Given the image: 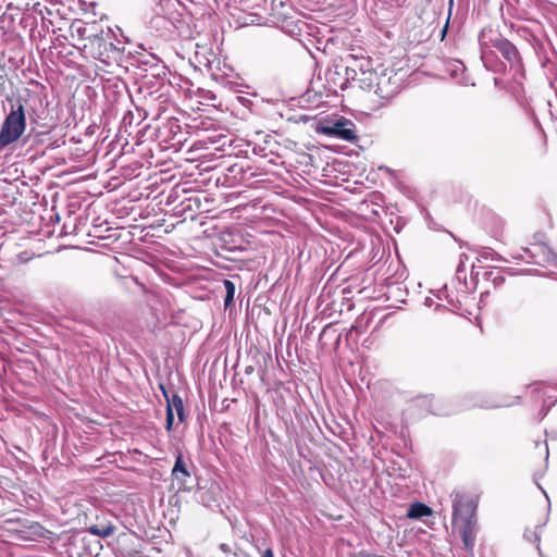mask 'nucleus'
Listing matches in <instances>:
<instances>
[{
    "label": "nucleus",
    "mask_w": 557,
    "mask_h": 557,
    "mask_svg": "<svg viewBox=\"0 0 557 557\" xmlns=\"http://www.w3.org/2000/svg\"><path fill=\"white\" fill-rule=\"evenodd\" d=\"M543 275L547 276V277H550V278H554V280H557V275L554 272L545 273Z\"/></svg>",
    "instance_id": "nucleus-37"
},
{
    "label": "nucleus",
    "mask_w": 557,
    "mask_h": 557,
    "mask_svg": "<svg viewBox=\"0 0 557 557\" xmlns=\"http://www.w3.org/2000/svg\"><path fill=\"white\" fill-rule=\"evenodd\" d=\"M548 387H550V385H547L546 383L543 382L534 383L529 387L532 394H537L539 396L543 397L544 404L539 412L540 420L544 419L547 416L552 406L557 401L556 398L553 403H549L548 405L546 404L547 399L552 398V395H548L546 391Z\"/></svg>",
    "instance_id": "nucleus-11"
},
{
    "label": "nucleus",
    "mask_w": 557,
    "mask_h": 557,
    "mask_svg": "<svg viewBox=\"0 0 557 557\" xmlns=\"http://www.w3.org/2000/svg\"><path fill=\"white\" fill-rule=\"evenodd\" d=\"M165 422H166V430L168 431H171L172 430V426H173V423H174V413L172 412L171 408H166V419H165Z\"/></svg>",
    "instance_id": "nucleus-29"
},
{
    "label": "nucleus",
    "mask_w": 557,
    "mask_h": 557,
    "mask_svg": "<svg viewBox=\"0 0 557 557\" xmlns=\"http://www.w3.org/2000/svg\"><path fill=\"white\" fill-rule=\"evenodd\" d=\"M395 292H400V288L398 286H389L388 287V294L389 296H393Z\"/></svg>",
    "instance_id": "nucleus-35"
},
{
    "label": "nucleus",
    "mask_w": 557,
    "mask_h": 557,
    "mask_svg": "<svg viewBox=\"0 0 557 557\" xmlns=\"http://www.w3.org/2000/svg\"><path fill=\"white\" fill-rule=\"evenodd\" d=\"M172 475L175 480L181 482H185L186 479L190 476V473L188 471L186 463L183 460L182 455H178L176 457L174 467L172 469Z\"/></svg>",
    "instance_id": "nucleus-21"
},
{
    "label": "nucleus",
    "mask_w": 557,
    "mask_h": 557,
    "mask_svg": "<svg viewBox=\"0 0 557 557\" xmlns=\"http://www.w3.org/2000/svg\"><path fill=\"white\" fill-rule=\"evenodd\" d=\"M454 528L458 531L465 549L469 553H473L478 533L476 521H466L463 523L454 525Z\"/></svg>",
    "instance_id": "nucleus-9"
},
{
    "label": "nucleus",
    "mask_w": 557,
    "mask_h": 557,
    "mask_svg": "<svg viewBox=\"0 0 557 557\" xmlns=\"http://www.w3.org/2000/svg\"><path fill=\"white\" fill-rule=\"evenodd\" d=\"M126 45L127 38L120 27H107L90 35L82 51L86 58H91L104 66L127 69L132 64V52L126 50Z\"/></svg>",
    "instance_id": "nucleus-2"
},
{
    "label": "nucleus",
    "mask_w": 557,
    "mask_h": 557,
    "mask_svg": "<svg viewBox=\"0 0 557 557\" xmlns=\"http://www.w3.org/2000/svg\"><path fill=\"white\" fill-rule=\"evenodd\" d=\"M463 258H465V259H467V256H466L465 253H462V255L460 256V262H459V264H458V267H457V270H456L457 278H458L459 281H461V280H466V276H463V277L461 276V273L465 271Z\"/></svg>",
    "instance_id": "nucleus-28"
},
{
    "label": "nucleus",
    "mask_w": 557,
    "mask_h": 557,
    "mask_svg": "<svg viewBox=\"0 0 557 557\" xmlns=\"http://www.w3.org/2000/svg\"><path fill=\"white\" fill-rule=\"evenodd\" d=\"M432 515V509L420 502L412 503L407 511V517L410 519H421L423 517H429Z\"/></svg>",
    "instance_id": "nucleus-20"
},
{
    "label": "nucleus",
    "mask_w": 557,
    "mask_h": 557,
    "mask_svg": "<svg viewBox=\"0 0 557 557\" xmlns=\"http://www.w3.org/2000/svg\"><path fill=\"white\" fill-rule=\"evenodd\" d=\"M502 406H503L502 404H496V405H493L492 407L496 408V407H502Z\"/></svg>",
    "instance_id": "nucleus-45"
},
{
    "label": "nucleus",
    "mask_w": 557,
    "mask_h": 557,
    "mask_svg": "<svg viewBox=\"0 0 557 557\" xmlns=\"http://www.w3.org/2000/svg\"><path fill=\"white\" fill-rule=\"evenodd\" d=\"M191 201H194L196 205H198V200L196 198H188V202H189L188 207L189 208H191V205H190Z\"/></svg>",
    "instance_id": "nucleus-39"
},
{
    "label": "nucleus",
    "mask_w": 557,
    "mask_h": 557,
    "mask_svg": "<svg viewBox=\"0 0 557 557\" xmlns=\"http://www.w3.org/2000/svg\"><path fill=\"white\" fill-rule=\"evenodd\" d=\"M540 488L543 491V494H545L546 498H548L546 491H544L541 486H540Z\"/></svg>",
    "instance_id": "nucleus-46"
},
{
    "label": "nucleus",
    "mask_w": 557,
    "mask_h": 557,
    "mask_svg": "<svg viewBox=\"0 0 557 557\" xmlns=\"http://www.w3.org/2000/svg\"><path fill=\"white\" fill-rule=\"evenodd\" d=\"M548 387H550V385H547L546 383L543 382L534 383L529 387L532 394H537L539 396L543 397L544 404L539 412L540 420L544 419L547 416L552 406L557 401L556 398L553 403H549L548 405L546 404L547 399L552 398V395H548L546 391Z\"/></svg>",
    "instance_id": "nucleus-12"
},
{
    "label": "nucleus",
    "mask_w": 557,
    "mask_h": 557,
    "mask_svg": "<svg viewBox=\"0 0 557 557\" xmlns=\"http://www.w3.org/2000/svg\"><path fill=\"white\" fill-rule=\"evenodd\" d=\"M7 11H17L24 14L34 11L40 0H7Z\"/></svg>",
    "instance_id": "nucleus-18"
},
{
    "label": "nucleus",
    "mask_w": 557,
    "mask_h": 557,
    "mask_svg": "<svg viewBox=\"0 0 557 557\" xmlns=\"http://www.w3.org/2000/svg\"><path fill=\"white\" fill-rule=\"evenodd\" d=\"M555 388H557V383L555 384Z\"/></svg>",
    "instance_id": "nucleus-47"
},
{
    "label": "nucleus",
    "mask_w": 557,
    "mask_h": 557,
    "mask_svg": "<svg viewBox=\"0 0 557 557\" xmlns=\"http://www.w3.org/2000/svg\"><path fill=\"white\" fill-rule=\"evenodd\" d=\"M480 256L482 259H487L488 257H492V259H499V256H497L492 249L490 248H483L480 252Z\"/></svg>",
    "instance_id": "nucleus-30"
},
{
    "label": "nucleus",
    "mask_w": 557,
    "mask_h": 557,
    "mask_svg": "<svg viewBox=\"0 0 557 557\" xmlns=\"http://www.w3.org/2000/svg\"><path fill=\"white\" fill-rule=\"evenodd\" d=\"M160 387L166 400V408H171L173 413L175 411L180 422H184L186 416L182 397L175 393L170 396L162 385Z\"/></svg>",
    "instance_id": "nucleus-16"
},
{
    "label": "nucleus",
    "mask_w": 557,
    "mask_h": 557,
    "mask_svg": "<svg viewBox=\"0 0 557 557\" xmlns=\"http://www.w3.org/2000/svg\"><path fill=\"white\" fill-rule=\"evenodd\" d=\"M115 531V527L113 524L108 525H91L88 528V532L92 535L99 536L101 539H107L111 536Z\"/></svg>",
    "instance_id": "nucleus-22"
},
{
    "label": "nucleus",
    "mask_w": 557,
    "mask_h": 557,
    "mask_svg": "<svg viewBox=\"0 0 557 557\" xmlns=\"http://www.w3.org/2000/svg\"><path fill=\"white\" fill-rule=\"evenodd\" d=\"M320 132L324 135L336 137L346 141H352L357 138L356 125L348 119L341 116L335 121L325 122L320 126Z\"/></svg>",
    "instance_id": "nucleus-7"
},
{
    "label": "nucleus",
    "mask_w": 557,
    "mask_h": 557,
    "mask_svg": "<svg viewBox=\"0 0 557 557\" xmlns=\"http://www.w3.org/2000/svg\"><path fill=\"white\" fill-rule=\"evenodd\" d=\"M417 403L420 404V405H428L426 407V411L429 412H432V413H436L432 407V405L430 404V400L426 398V397H421V398H418L417 399Z\"/></svg>",
    "instance_id": "nucleus-31"
},
{
    "label": "nucleus",
    "mask_w": 557,
    "mask_h": 557,
    "mask_svg": "<svg viewBox=\"0 0 557 557\" xmlns=\"http://www.w3.org/2000/svg\"><path fill=\"white\" fill-rule=\"evenodd\" d=\"M20 23L24 28L29 29L30 39H33V40L39 39L38 38V29H37L38 18H37L36 13H33V11L25 12L24 14H22Z\"/></svg>",
    "instance_id": "nucleus-17"
},
{
    "label": "nucleus",
    "mask_w": 557,
    "mask_h": 557,
    "mask_svg": "<svg viewBox=\"0 0 557 557\" xmlns=\"http://www.w3.org/2000/svg\"><path fill=\"white\" fill-rule=\"evenodd\" d=\"M447 29H448V21L446 22L444 28L442 29V37H444L446 35Z\"/></svg>",
    "instance_id": "nucleus-38"
},
{
    "label": "nucleus",
    "mask_w": 557,
    "mask_h": 557,
    "mask_svg": "<svg viewBox=\"0 0 557 557\" xmlns=\"http://www.w3.org/2000/svg\"><path fill=\"white\" fill-rule=\"evenodd\" d=\"M499 82H500V79H499L498 77H495V78H494V84H495V85H498V84H499Z\"/></svg>",
    "instance_id": "nucleus-42"
},
{
    "label": "nucleus",
    "mask_w": 557,
    "mask_h": 557,
    "mask_svg": "<svg viewBox=\"0 0 557 557\" xmlns=\"http://www.w3.org/2000/svg\"><path fill=\"white\" fill-rule=\"evenodd\" d=\"M223 285H224L225 292H226V295L224 298V307L228 308L234 301L236 287H235V284L230 280H224Z\"/></svg>",
    "instance_id": "nucleus-24"
},
{
    "label": "nucleus",
    "mask_w": 557,
    "mask_h": 557,
    "mask_svg": "<svg viewBox=\"0 0 557 557\" xmlns=\"http://www.w3.org/2000/svg\"><path fill=\"white\" fill-rule=\"evenodd\" d=\"M325 77L331 85L330 91L336 94L337 87L344 89L350 79V67L336 65L334 70L326 71Z\"/></svg>",
    "instance_id": "nucleus-8"
},
{
    "label": "nucleus",
    "mask_w": 557,
    "mask_h": 557,
    "mask_svg": "<svg viewBox=\"0 0 557 557\" xmlns=\"http://www.w3.org/2000/svg\"><path fill=\"white\" fill-rule=\"evenodd\" d=\"M476 503L463 493L453 494V525L476 521Z\"/></svg>",
    "instance_id": "nucleus-6"
},
{
    "label": "nucleus",
    "mask_w": 557,
    "mask_h": 557,
    "mask_svg": "<svg viewBox=\"0 0 557 557\" xmlns=\"http://www.w3.org/2000/svg\"><path fill=\"white\" fill-rule=\"evenodd\" d=\"M34 257H35V253L33 251L24 250V251L16 253L12 258V263L14 265H21V264L27 263L28 261L33 260Z\"/></svg>",
    "instance_id": "nucleus-25"
},
{
    "label": "nucleus",
    "mask_w": 557,
    "mask_h": 557,
    "mask_svg": "<svg viewBox=\"0 0 557 557\" xmlns=\"http://www.w3.org/2000/svg\"><path fill=\"white\" fill-rule=\"evenodd\" d=\"M519 32H523V33H525V32H527V28H519V29H518V33H519Z\"/></svg>",
    "instance_id": "nucleus-44"
},
{
    "label": "nucleus",
    "mask_w": 557,
    "mask_h": 557,
    "mask_svg": "<svg viewBox=\"0 0 557 557\" xmlns=\"http://www.w3.org/2000/svg\"><path fill=\"white\" fill-rule=\"evenodd\" d=\"M506 271H507V272H508V274H510V275H516V274H518L517 272H515V271H513V269H507Z\"/></svg>",
    "instance_id": "nucleus-40"
},
{
    "label": "nucleus",
    "mask_w": 557,
    "mask_h": 557,
    "mask_svg": "<svg viewBox=\"0 0 557 557\" xmlns=\"http://www.w3.org/2000/svg\"><path fill=\"white\" fill-rule=\"evenodd\" d=\"M26 115L21 100L11 103L10 112L0 128V147L4 148L16 143L26 131Z\"/></svg>",
    "instance_id": "nucleus-3"
},
{
    "label": "nucleus",
    "mask_w": 557,
    "mask_h": 557,
    "mask_svg": "<svg viewBox=\"0 0 557 557\" xmlns=\"http://www.w3.org/2000/svg\"><path fill=\"white\" fill-rule=\"evenodd\" d=\"M535 49H536V53L539 55L540 63H541L542 67L545 70V74L548 76V78L550 81V85L554 86L555 84H557V64L554 60L555 58L553 54H552V57L547 55L546 53L541 54L540 50L543 49L542 45H540Z\"/></svg>",
    "instance_id": "nucleus-13"
},
{
    "label": "nucleus",
    "mask_w": 557,
    "mask_h": 557,
    "mask_svg": "<svg viewBox=\"0 0 557 557\" xmlns=\"http://www.w3.org/2000/svg\"><path fill=\"white\" fill-rule=\"evenodd\" d=\"M72 37L77 36L78 39H87L91 34H87V26L82 21H74L70 26Z\"/></svg>",
    "instance_id": "nucleus-23"
},
{
    "label": "nucleus",
    "mask_w": 557,
    "mask_h": 557,
    "mask_svg": "<svg viewBox=\"0 0 557 557\" xmlns=\"http://www.w3.org/2000/svg\"><path fill=\"white\" fill-rule=\"evenodd\" d=\"M531 272H532L531 270H525V271L521 272V274H529Z\"/></svg>",
    "instance_id": "nucleus-43"
},
{
    "label": "nucleus",
    "mask_w": 557,
    "mask_h": 557,
    "mask_svg": "<svg viewBox=\"0 0 557 557\" xmlns=\"http://www.w3.org/2000/svg\"><path fill=\"white\" fill-rule=\"evenodd\" d=\"M481 60L487 71L503 73L506 66L512 73L513 85L511 92L524 113L531 119L535 127H540V121L532 107V99L528 96L523 86L525 76L522 55L515 44L504 37L498 30L491 27L483 28L479 34Z\"/></svg>",
    "instance_id": "nucleus-1"
},
{
    "label": "nucleus",
    "mask_w": 557,
    "mask_h": 557,
    "mask_svg": "<svg viewBox=\"0 0 557 557\" xmlns=\"http://www.w3.org/2000/svg\"><path fill=\"white\" fill-rule=\"evenodd\" d=\"M350 79L355 81L361 89L368 91L373 90L374 94L381 98L392 97L397 88L395 86L391 90L385 89L384 85L389 82V77H386L385 75H377L373 70L363 69L362 66L359 72L350 67Z\"/></svg>",
    "instance_id": "nucleus-4"
},
{
    "label": "nucleus",
    "mask_w": 557,
    "mask_h": 557,
    "mask_svg": "<svg viewBox=\"0 0 557 557\" xmlns=\"http://www.w3.org/2000/svg\"><path fill=\"white\" fill-rule=\"evenodd\" d=\"M271 10L276 18L287 20L290 10L289 0H271Z\"/></svg>",
    "instance_id": "nucleus-19"
},
{
    "label": "nucleus",
    "mask_w": 557,
    "mask_h": 557,
    "mask_svg": "<svg viewBox=\"0 0 557 557\" xmlns=\"http://www.w3.org/2000/svg\"><path fill=\"white\" fill-rule=\"evenodd\" d=\"M544 446H545V458H546V460H547V459H548V446H547V444H546V443H545V445H544Z\"/></svg>",
    "instance_id": "nucleus-41"
},
{
    "label": "nucleus",
    "mask_w": 557,
    "mask_h": 557,
    "mask_svg": "<svg viewBox=\"0 0 557 557\" xmlns=\"http://www.w3.org/2000/svg\"><path fill=\"white\" fill-rule=\"evenodd\" d=\"M433 305H434V299H433V298H431V297H426V298L424 299V306H426V307H431V306H433Z\"/></svg>",
    "instance_id": "nucleus-36"
},
{
    "label": "nucleus",
    "mask_w": 557,
    "mask_h": 557,
    "mask_svg": "<svg viewBox=\"0 0 557 557\" xmlns=\"http://www.w3.org/2000/svg\"><path fill=\"white\" fill-rule=\"evenodd\" d=\"M219 548L225 554H231V547L225 543L220 544Z\"/></svg>",
    "instance_id": "nucleus-33"
},
{
    "label": "nucleus",
    "mask_w": 557,
    "mask_h": 557,
    "mask_svg": "<svg viewBox=\"0 0 557 557\" xmlns=\"http://www.w3.org/2000/svg\"><path fill=\"white\" fill-rule=\"evenodd\" d=\"M33 13H36L38 22L40 21L41 28L38 29V38H44L53 26L52 15L53 12L47 7L46 0L44 2L40 0L38 4L35 7Z\"/></svg>",
    "instance_id": "nucleus-10"
},
{
    "label": "nucleus",
    "mask_w": 557,
    "mask_h": 557,
    "mask_svg": "<svg viewBox=\"0 0 557 557\" xmlns=\"http://www.w3.org/2000/svg\"><path fill=\"white\" fill-rule=\"evenodd\" d=\"M515 259L524 260L528 263L545 267H557V255L545 244H532L522 249V253L513 256Z\"/></svg>",
    "instance_id": "nucleus-5"
},
{
    "label": "nucleus",
    "mask_w": 557,
    "mask_h": 557,
    "mask_svg": "<svg viewBox=\"0 0 557 557\" xmlns=\"http://www.w3.org/2000/svg\"><path fill=\"white\" fill-rule=\"evenodd\" d=\"M445 71L458 84H461V85L468 84V79L466 77V66L461 61L448 60L445 63Z\"/></svg>",
    "instance_id": "nucleus-14"
},
{
    "label": "nucleus",
    "mask_w": 557,
    "mask_h": 557,
    "mask_svg": "<svg viewBox=\"0 0 557 557\" xmlns=\"http://www.w3.org/2000/svg\"><path fill=\"white\" fill-rule=\"evenodd\" d=\"M46 135L44 132H37L35 128H30L27 136L24 138V143L27 140H33L35 144H39L42 141V137Z\"/></svg>",
    "instance_id": "nucleus-26"
},
{
    "label": "nucleus",
    "mask_w": 557,
    "mask_h": 557,
    "mask_svg": "<svg viewBox=\"0 0 557 557\" xmlns=\"http://www.w3.org/2000/svg\"><path fill=\"white\" fill-rule=\"evenodd\" d=\"M524 537L529 541V542H532V543H537L540 542V535L536 531H532V530H527L524 532ZM537 548L540 549V547L537 546Z\"/></svg>",
    "instance_id": "nucleus-27"
},
{
    "label": "nucleus",
    "mask_w": 557,
    "mask_h": 557,
    "mask_svg": "<svg viewBox=\"0 0 557 557\" xmlns=\"http://www.w3.org/2000/svg\"><path fill=\"white\" fill-rule=\"evenodd\" d=\"M4 505V500L0 496V507ZM0 525L8 528L9 530L20 531V528H25V520L21 519L14 512L5 513L2 508H0Z\"/></svg>",
    "instance_id": "nucleus-15"
},
{
    "label": "nucleus",
    "mask_w": 557,
    "mask_h": 557,
    "mask_svg": "<svg viewBox=\"0 0 557 557\" xmlns=\"http://www.w3.org/2000/svg\"><path fill=\"white\" fill-rule=\"evenodd\" d=\"M448 304L453 307L454 310H457L460 308V301L458 299L454 300L448 295L446 296Z\"/></svg>",
    "instance_id": "nucleus-32"
},
{
    "label": "nucleus",
    "mask_w": 557,
    "mask_h": 557,
    "mask_svg": "<svg viewBox=\"0 0 557 557\" xmlns=\"http://www.w3.org/2000/svg\"><path fill=\"white\" fill-rule=\"evenodd\" d=\"M261 557H274L273 550L271 548H267Z\"/></svg>",
    "instance_id": "nucleus-34"
}]
</instances>
